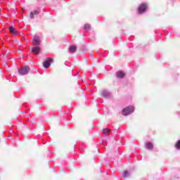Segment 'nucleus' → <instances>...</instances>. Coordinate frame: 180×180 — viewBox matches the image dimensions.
<instances>
[{"instance_id":"nucleus-5","label":"nucleus","mask_w":180,"mask_h":180,"mask_svg":"<svg viewBox=\"0 0 180 180\" xmlns=\"http://www.w3.org/2000/svg\"><path fill=\"white\" fill-rule=\"evenodd\" d=\"M32 41L34 43V46H39V45L41 43V39H40V37L35 35L33 37Z\"/></svg>"},{"instance_id":"nucleus-11","label":"nucleus","mask_w":180,"mask_h":180,"mask_svg":"<svg viewBox=\"0 0 180 180\" xmlns=\"http://www.w3.org/2000/svg\"><path fill=\"white\" fill-rule=\"evenodd\" d=\"M8 30L11 34H18V31H16V29L12 26L8 27Z\"/></svg>"},{"instance_id":"nucleus-12","label":"nucleus","mask_w":180,"mask_h":180,"mask_svg":"<svg viewBox=\"0 0 180 180\" xmlns=\"http://www.w3.org/2000/svg\"><path fill=\"white\" fill-rule=\"evenodd\" d=\"M69 51L70 53H75V51H77V46L71 45L69 48Z\"/></svg>"},{"instance_id":"nucleus-10","label":"nucleus","mask_w":180,"mask_h":180,"mask_svg":"<svg viewBox=\"0 0 180 180\" xmlns=\"http://www.w3.org/2000/svg\"><path fill=\"white\" fill-rule=\"evenodd\" d=\"M154 146L153 145V143L151 142H147L146 144L145 145V148L147 150H153Z\"/></svg>"},{"instance_id":"nucleus-8","label":"nucleus","mask_w":180,"mask_h":180,"mask_svg":"<svg viewBox=\"0 0 180 180\" xmlns=\"http://www.w3.org/2000/svg\"><path fill=\"white\" fill-rule=\"evenodd\" d=\"M40 13L39 11L34 10V11L30 13V19H34V15H37Z\"/></svg>"},{"instance_id":"nucleus-13","label":"nucleus","mask_w":180,"mask_h":180,"mask_svg":"<svg viewBox=\"0 0 180 180\" xmlns=\"http://www.w3.org/2000/svg\"><path fill=\"white\" fill-rule=\"evenodd\" d=\"M122 178H129V176H130V173L127 171H124L122 172Z\"/></svg>"},{"instance_id":"nucleus-14","label":"nucleus","mask_w":180,"mask_h":180,"mask_svg":"<svg viewBox=\"0 0 180 180\" xmlns=\"http://www.w3.org/2000/svg\"><path fill=\"white\" fill-rule=\"evenodd\" d=\"M103 134H105V136H108L109 133H110V129H109L108 128H105L103 129Z\"/></svg>"},{"instance_id":"nucleus-2","label":"nucleus","mask_w":180,"mask_h":180,"mask_svg":"<svg viewBox=\"0 0 180 180\" xmlns=\"http://www.w3.org/2000/svg\"><path fill=\"white\" fill-rule=\"evenodd\" d=\"M30 71V68L29 66H24L18 70V73L20 75H27Z\"/></svg>"},{"instance_id":"nucleus-3","label":"nucleus","mask_w":180,"mask_h":180,"mask_svg":"<svg viewBox=\"0 0 180 180\" xmlns=\"http://www.w3.org/2000/svg\"><path fill=\"white\" fill-rule=\"evenodd\" d=\"M146 11H147V4L142 3L138 8V12L139 15H143Z\"/></svg>"},{"instance_id":"nucleus-7","label":"nucleus","mask_w":180,"mask_h":180,"mask_svg":"<svg viewBox=\"0 0 180 180\" xmlns=\"http://www.w3.org/2000/svg\"><path fill=\"white\" fill-rule=\"evenodd\" d=\"M31 51L34 53V54L39 55L40 54V47L39 46L32 47L31 49Z\"/></svg>"},{"instance_id":"nucleus-1","label":"nucleus","mask_w":180,"mask_h":180,"mask_svg":"<svg viewBox=\"0 0 180 180\" xmlns=\"http://www.w3.org/2000/svg\"><path fill=\"white\" fill-rule=\"evenodd\" d=\"M134 112V107L129 105L128 107L124 108L122 111V115L123 116H129V115H131Z\"/></svg>"},{"instance_id":"nucleus-15","label":"nucleus","mask_w":180,"mask_h":180,"mask_svg":"<svg viewBox=\"0 0 180 180\" xmlns=\"http://www.w3.org/2000/svg\"><path fill=\"white\" fill-rule=\"evenodd\" d=\"M174 147L177 150H180V139H179L174 144Z\"/></svg>"},{"instance_id":"nucleus-9","label":"nucleus","mask_w":180,"mask_h":180,"mask_svg":"<svg viewBox=\"0 0 180 180\" xmlns=\"http://www.w3.org/2000/svg\"><path fill=\"white\" fill-rule=\"evenodd\" d=\"M101 95L103 98H109V96H110V93L108 90H103Z\"/></svg>"},{"instance_id":"nucleus-16","label":"nucleus","mask_w":180,"mask_h":180,"mask_svg":"<svg viewBox=\"0 0 180 180\" xmlns=\"http://www.w3.org/2000/svg\"><path fill=\"white\" fill-rule=\"evenodd\" d=\"M84 30H87V32H89V30H91V25H89V24H86L84 26Z\"/></svg>"},{"instance_id":"nucleus-6","label":"nucleus","mask_w":180,"mask_h":180,"mask_svg":"<svg viewBox=\"0 0 180 180\" xmlns=\"http://www.w3.org/2000/svg\"><path fill=\"white\" fill-rule=\"evenodd\" d=\"M116 77L118 78V79H123V78H124V76L126 75L124 74V72H122V71H117L115 73Z\"/></svg>"},{"instance_id":"nucleus-4","label":"nucleus","mask_w":180,"mask_h":180,"mask_svg":"<svg viewBox=\"0 0 180 180\" xmlns=\"http://www.w3.org/2000/svg\"><path fill=\"white\" fill-rule=\"evenodd\" d=\"M51 63H53V58L48 57L46 60L44 61L43 65L45 68H50Z\"/></svg>"}]
</instances>
